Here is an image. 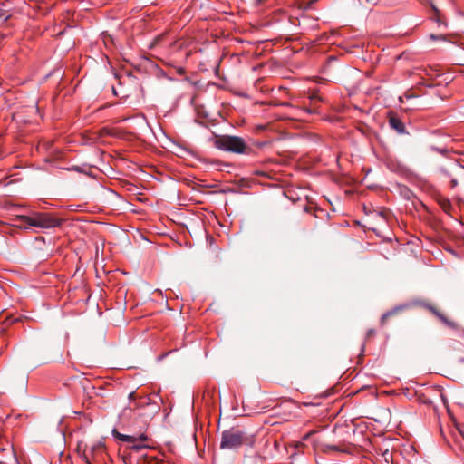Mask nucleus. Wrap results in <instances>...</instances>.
<instances>
[{"mask_svg":"<svg viewBox=\"0 0 464 464\" xmlns=\"http://www.w3.org/2000/svg\"><path fill=\"white\" fill-rule=\"evenodd\" d=\"M250 1L253 3V5L257 6V5L264 4L266 0H250Z\"/></svg>","mask_w":464,"mask_h":464,"instance_id":"nucleus-17","label":"nucleus"},{"mask_svg":"<svg viewBox=\"0 0 464 464\" xmlns=\"http://www.w3.org/2000/svg\"><path fill=\"white\" fill-rule=\"evenodd\" d=\"M310 434H311V433H307V434L304 436V440H306V439L310 436Z\"/></svg>","mask_w":464,"mask_h":464,"instance_id":"nucleus-21","label":"nucleus"},{"mask_svg":"<svg viewBox=\"0 0 464 464\" xmlns=\"http://www.w3.org/2000/svg\"><path fill=\"white\" fill-rule=\"evenodd\" d=\"M391 128L395 130L399 134H405L406 129L401 120L396 116H391L389 119Z\"/></svg>","mask_w":464,"mask_h":464,"instance_id":"nucleus-6","label":"nucleus"},{"mask_svg":"<svg viewBox=\"0 0 464 464\" xmlns=\"http://www.w3.org/2000/svg\"><path fill=\"white\" fill-rule=\"evenodd\" d=\"M18 218L24 227H35L48 229L60 226V221L49 213L34 212L29 216H19Z\"/></svg>","mask_w":464,"mask_h":464,"instance_id":"nucleus-3","label":"nucleus"},{"mask_svg":"<svg viewBox=\"0 0 464 464\" xmlns=\"http://www.w3.org/2000/svg\"><path fill=\"white\" fill-rule=\"evenodd\" d=\"M324 452H329V451H340V447L339 446H336V445H324Z\"/></svg>","mask_w":464,"mask_h":464,"instance_id":"nucleus-13","label":"nucleus"},{"mask_svg":"<svg viewBox=\"0 0 464 464\" xmlns=\"http://www.w3.org/2000/svg\"><path fill=\"white\" fill-rule=\"evenodd\" d=\"M104 453V445L102 442H97L87 448L83 452V457L88 464H91V460H95Z\"/></svg>","mask_w":464,"mask_h":464,"instance_id":"nucleus-5","label":"nucleus"},{"mask_svg":"<svg viewBox=\"0 0 464 464\" xmlns=\"http://www.w3.org/2000/svg\"><path fill=\"white\" fill-rule=\"evenodd\" d=\"M428 309L434 314L436 315L443 324H447V325H452V323L448 320V318L442 314L440 312H439L435 307L431 306V305H428L427 306Z\"/></svg>","mask_w":464,"mask_h":464,"instance_id":"nucleus-11","label":"nucleus"},{"mask_svg":"<svg viewBox=\"0 0 464 464\" xmlns=\"http://www.w3.org/2000/svg\"><path fill=\"white\" fill-rule=\"evenodd\" d=\"M4 10L0 7V18L4 16Z\"/></svg>","mask_w":464,"mask_h":464,"instance_id":"nucleus-20","label":"nucleus"},{"mask_svg":"<svg viewBox=\"0 0 464 464\" xmlns=\"http://www.w3.org/2000/svg\"><path fill=\"white\" fill-rule=\"evenodd\" d=\"M428 309L434 314L436 315L443 324H447V325H452V323L448 320V318L442 314L440 312H439L435 307L431 306V305H428L427 306Z\"/></svg>","mask_w":464,"mask_h":464,"instance_id":"nucleus-10","label":"nucleus"},{"mask_svg":"<svg viewBox=\"0 0 464 464\" xmlns=\"http://www.w3.org/2000/svg\"><path fill=\"white\" fill-rule=\"evenodd\" d=\"M112 435L114 438L124 442H135L137 440V438L135 436L121 434L115 429L112 430Z\"/></svg>","mask_w":464,"mask_h":464,"instance_id":"nucleus-8","label":"nucleus"},{"mask_svg":"<svg viewBox=\"0 0 464 464\" xmlns=\"http://www.w3.org/2000/svg\"><path fill=\"white\" fill-rule=\"evenodd\" d=\"M441 171L443 172V174H445L447 177H450V174L449 173V171H447L446 169H441Z\"/></svg>","mask_w":464,"mask_h":464,"instance_id":"nucleus-18","label":"nucleus"},{"mask_svg":"<svg viewBox=\"0 0 464 464\" xmlns=\"http://www.w3.org/2000/svg\"><path fill=\"white\" fill-rule=\"evenodd\" d=\"M9 442L6 440H4L0 437V452L5 451L8 450Z\"/></svg>","mask_w":464,"mask_h":464,"instance_id":"nucleus-12","label":"nucleus"},{"mask_svg":"<svg viewBox=\"0 0 464 464\" xmlns=\"http://www.w3.org/2000/svg\"><path fill=\"white\" fill-rule=\"evenodd\" d=\"M457 175L463 179L464 178V167L462 166H456Z\"/></svg>","mask_w":464,"mask_h":464,"instance_id":"nucleus-15","label":"nucleus"},{"mask_svg":"<svg viewBox=\"0 0 464 464\" xmlns=\"http://www.w3.org/2000/svg\"><path fill=\"white\" fill-rule=\"evenodd\" d=\"M400 310L399 307H396L394 308L393 311H391V312H387L385 313L382 317V321L384 322L389 316L392 315V314H395L398 311Z\"/></svg>","mask_w":464,"mask_h":464,"instance_id":"nucleus-14","label":"nucleus"},{"mask_svg":"<svg viewBox=\"0 0 464 464\" xmlns=\"http://www.w3.org/2000/svg\"><path fill=\"white\" fill-rule=\"evenodd\" d=\"M216 147L225 151L237 154H249L251 148L245 140L238 136L223 135L216 140Z\"/></svg>","mask_w":464,"mask_h":464,"instance_id":"nucleus-2","label":"nucleus"},{"mask_svg":"<svg viewBox=\"0 0 464 464\" xmlns=\"http://www.w3.org/2000/svg\"><path fill=\"white\" fill-rule=\"evenodd\" d=\"M136 438L137 440L135 442H130L132 444L131 448L133 450H140L147 447L145 444H143V442L148 440V437L145 433H141L139 437Z\"/></svg>","mask_w":464,"mask_h":464,"instance_id":"nucleus-7","label":"nucleus"},{"mask_svg":"<svg viewBox=\"0 0 464 464\" xmlns=\"http://www.w3.org/2000/svg\"><path fill=\"white\" fill-rule=\"evenodd\" d=\"M457 186H458V179L456 178H452L450 180V187L453 188H456Z\"/></svg>","mask_w":464,"mask_h":464,"instance_id":"nucleus-16","label":"nucleus"},{"mask_svg":"<svg viewBox=\"0 0 464 464\" xmlns=\"http://www.w3.org/2000/svg\"><path fill=\"white\" fill-rule=\"evenodd\" d=\"M128 399L129 406L123 409L122 414L140 421L143 427L148 426L153 416L160 411L159 404L152 401L148 395L138 396L131 392Z\"/></svg>","mask_w":464,"mask_h":464,"instance_id":"nucleus-1","label":"nucleus"},{"mask_svg":"<svg viewBox=\"0 0 464 464\" xmlns=\"http://www.w3.org/2000/svg\"><path fill=\"white\" fill-rule=\"evenodd\" d=\"M439 205L445 213H447L449 215L451 214V210H452L453 207H452V204L450 201V199H448L446 198H441L439 199Z\"/></svg>","mask_w":464,"mask_h":464,"instance_id":"nucleus-9","label":"nucleus"},{"mask_svg":"<svg viewBox=\"0 0 464 464\" xmlns=\"http://www.w3.org/2000/svg\"><path fill=\"white\" fill-rule=\"evenodd\" d=\"M244 434L238 430H228L222 433V439L220 442L221 449H237L243 444Z\"/></svg>","mask_w":464,"mask_h":464,"instance_id":"nucleus-4","label":"nucleus"},{"mask_svg":"<svg viewBox=\"0 0 464 464\" xmlns=\"http://www.w3.org/2000/svg\"><path fill=\"white\" fill-rule=\"evenodd\" d=\"M311 100H316V99H320L317 95L314 94L310 97Z\"/></svg>","mask_w":464,"mask_h":464,"instance_id":"nucleus-19","label":"nucleus"}]
</instances>
